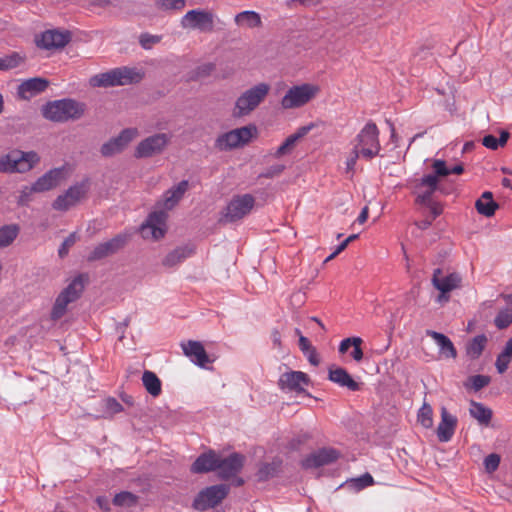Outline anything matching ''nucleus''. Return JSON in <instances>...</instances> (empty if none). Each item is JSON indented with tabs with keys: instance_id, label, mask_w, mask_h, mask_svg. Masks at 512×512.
Returning a JSON list of instances; mask_svg holds the SVG:
<instances>
[{
	"instance_id": "4468645a",
	"label": "nucleus",
	"mask_w": 512,
	"mask_h": 512,
	"mask_svg": "<svg viewBox=\"0 0 512 512\" xmlns=\"http://www.w3.org/2000/svg\"><path fill=\"white\" fill-rule=\"evenodd\" d=\"M461 277L457 273H450L442 277L441 269L434 270L432 277V284L441 293L437 298L439 303H444L449 300L447 294L460 286Z\"/></svg>"
},
{
	"instance_id": "c03bdc74",
	"label": "nucleus",
	"mask_w": 512,
	"mask_h": 512,
	"mask_svg": "<svg viewBox=\"0 0 512 512\" xmlns=\"http://www.w3.org/2000/svg\"><path fill=\"white\" fill-rule=\"evenodd\" d=\"M498 329H505L512 324V308H505L498 312L494 319Z\"/></svg>"
},
{
	"instance_id": "338daca9",
	"label": "nucleus",
	"mask_w": 512,
	"mask_h": 512,
	"mask_svg": "<svg viewBox=\"0 0 512 512\" xmlns=\"http://www.w3.org/2000/svg\"><path fill=\"white\" fill-rule=\"evenodd\" d=\"M272 340L275 346L281 345V335L278 331H274L272 334Z\"/></svg>"
},
{
	"instance_id": "c85d7f7f",
	"label": "nucleus",
	"mask_w": 512,
	"mask_h": 512,
	"mask_svg": "<svg viewBox=\"0 0 512 512\" xmlns=\"http://www.w3.org/2000/svg\"><path fill=\"white\" fill-rule=\"evenodd\" d=\"M189 183L187 180L179 182L176 186L167 190L163 195V206L166 210H170L177 205L188 190Z\"/></svg>"
},
{
	"instance_id": "72a5a7b5",
	"label": "nucleus",
	"mask_w": 512,
	"mask_h": 512,
	"mask_svg": "<svg viewBox=\"0 0 512 512\" xmlns=\"http://www.w3.org/2000/svg\"><path fill=\"white\" fill-rule=\"evenodd\" d=\"M235 22L238 25H245L248 28H258L262 26L260 14L250 10L238 13L235 16Z\"/></svg>"
},
{
	"instance_id": "393cba45",
	"label": "nucleus",
	"mask_w": 512,
	"mask_h": 512,
	"mask_svg": "<svg viewBox=\"0 0 512 512\" xmlns=\"http://www.w3.org/2000/svg\"><path fill=\"white\" fill-rule=\"evenodd\" d=\"M328 379L340 387H346L351 391H358L360 389V385L356 382L351 375L341 367H331L329 368Z\"/></svg>"
},
{
	"instance_id": "423d86ee",
	"label": "nucleus",
	"mask_w": 512,
	"mask_h": 512,
	"mask_svg": "<svg viewBox=\"0 0 512 512\" xmlns=\"http://www.w3.org/2000/svg\"><path fill=\"white\" fill-rule=\"evenodd\" d=\"M320 86L312 83H303L290 87L281 99L283 109L300 108L315 99L320 93Z\"/></svg>"
},
{
	"instance_id": "4be33fe9",
	"label": "nucleus",
	"mask_w": 512,
	"mask_h": 512,
	"mask_svg": "<svg viewBox=\"0 0 512 512\" xmlns=\"http://www.w3.org/2000/svg\"><path fill=\"white\" fill-rule=\"evenodd\" d=\"M308 381L309 379L304 372L290 371L280 376L278 386L282 390L299 392L303 390L304 386L308 385Z\"/></svg>"
},
{
	"instance_id": "412c9836",
	"label": "nucleus",
	"mask_w": 512,
	"mask_h": 512,
	"mask_svg": "<svg viewBox=\"0 0 512 512\" xmlns=\"http://www.w3.org/2000/svg\"><path fill=\"white\" fill-rule=\"evenodd\" d=\"M458 424L457 417L448 412L446 407L441 408V420L436 433L440 442H448L452 439Z\"/></svg>"
},
{
	"instance_id": "473e14b6",
	"label": "nucleus",
	"mask_w": 512,
	"mask_h": 512,
	"mask_svg": "<svg viewBox=\"0 0 512 512\" xmlns=\"http://www.w3.org/2000/svg\"><path fill=\"white\" fill-rule=\"evenodd\" d=\"M84 289V280L82 276L74 278L71 283L60 293L69 303L76 301Z\"/></svg>"
},
{
	"instance_id": "69168bd1",
	"label": "nucleus",
	"mask_w": 512,
	"mask_h": 512,
	"mask_svg": "<svg viewBox=\"0 0 512 512\" xmlns=\"http://www.w3.org/2000/svg\"><path fill=\"white\" fill-rule=\"evenodd\" d=\"M96 502L98 503V505L100 506V508L106 510V511H109V506H108V502H107V499L104 498V497H98L96 499Z\"/></svg>"
},
{
	"instance_id": "4c0bfd02",
	"label": "nucleus",
	"mask_w": 512,
	"mask_h": 512,
	"mask_svg": "<svg viewBox=\"0 0 512 512\" xmlns=\"http://www.w3.org/2000/svg\"><path fill=\"white\" fill-rule=\"evenodd\" d=\"M509 137L510 133L507 131H502L499 138H496L493 135H486L482 139V144L488 149L496 150L499 147L505 146Z\"/></svg>"
},
{
	"instance_id": "e2e57ef3",
	"label": "nucleus",
	"mask_w": 512,
	"mask_h": 512,
	"mask_svg": "<svg viewBox=\"0 0 512 512\" xmlns=\"http://www.w3.org/2000/svg\"><path fill=\"white\" fill-rule=\"evenodd\" d=\"M368 215H369V208H368V206H364L357 218V222L359 224H364L368 219Z\"/></svg>"
},
{
	"instance_id": "aec40b11",
	"label": "nucleus",
	"mask_w": 512,
	"mask_h": 512,
	"mask_svg": "<svg viewBox=\"0 0 512 512\" xmlns=\"http://www.w3.org/2000/svg\"><path fill=\"white\" fill-rule=\"evenodd\" d=\"M126 237L118 235L106 242L100 243L88 256L89 261H95L114 254L121 249L126 243Z\"/></svg>"
},
{
	"instance_id": "37998d69",
	"label": "nucleus",
	"mask_w": 512,
	"mask_h": 512,
	"mask_svg": "<svg viewBox=\"0 0 512 512\" xmlns=\"http://www.w3.org/2000/svg\"><path fill=\"white\" fill-rule=\"evenodd\" d=\"M70 303L64 299V296H61L60 294L55 300V303L53 305L52 311H51V319L56 321L59 320L64 316V314L67 311V306Z\"/></svg>"
},
{
	"instance_id": "58836bf2",
	"label": "nucleus",
	"mask_w": 512,
	"mask_h": 512,
	"mask_svg": "<svg viewBox=\"0 0 512 512\" xmlns=\"http://www.w3.org/2000/svg\"><path fill=\"white\" fill-rule=\"evenodd\" d=\"M417 421L426 429L433 427V409L428 403H423L417 414Z\"/></svg>"
},
{
	"instance_id": "49530a36",
	"label": "nucleus",
	"mask_w": 512,
	"mask_h": 512,
	"mask_svg": "<svg viewBox=\"0 0 512 512\" xmlns=\"http://www.w3.org/2000/svg\"><path fill=\"white\" fill-rule=\"evenodd\" d=\"M511 357L512 354L506 347L504 348L503 352L498 355L495 365L497 371L500 374L504 373L507 370Z\"/></svg>"
},
{
	"instance_id": "09e8293b",
	"label": "nucleus",
	"mask_w": 512,
	"mask_h": 512,
	"mask_svg": "<svg viewBox=\"0 0 512 512\" xmlns=\"http://www.w3.org/2000/svg\"><path fill=\"white\" fill-rule=\"evenodd\" d=\"M33 193L36 192V186L33 183L31 186H24L20 190V195L18 198V204L19 205H26L30 200Z\"/></svg>"
},
{
	"instance_id": "ddd939ff",
	"label": "nucleus",
	"mask_w": 512,
	"mask_h": 512,
	"mask_svg": "<svg viewBox=\"0 0 512 512\" xmlns=\"http://www.w3.org/2000/svg\"><path fill=\"white\" fill-rule=\"evenodd\" d=\"M87 184L82 182L71 186L64 194L59 195L52 206L58 211H67L79 203L87 194Z\"/></svg>"
},
{
	"instance_id": "f257e3e1",
	"label": "nucleus",
	"mask_w": 512,
	"mask_h": 512,
	"mask_svg": "<svg viewBox=\"0 0 512 512\" xmlns=\"http://www.w3.org/2000/svg\"><path fill=\"white\" fill-rule=\"evenodd\" d=\"M380 131L376 123L369 120L351 140L352 149L345 160L347 174L353 176L358 159L367 161L380 155Z\"/></svg>"
},
{
	"instance_id": "a211bd4d",
	"label": "nucleus",
	"mask_w": 512,
	"mask_h": 512,
	"mask_svg": "<svg viewBox=\"0 0 512 512\" xmlns=\"http://www.w3.org/2000/svg\"><path fill=\"white\" fill-rule=\"evenodd\" d=\"M66 167L53 168L39 177L35 182L36 192H45L57 187L66 178Z\"/></svg>"
},
{
	"instance_id": "ea45409f",
	"label": "nucleus",
	"mask_w": 512,
	"mask_h": 512,
	"mask_svg": "<svg viewBox=\"0 0 512 512\" xmlns=\"http://www.w3.org/2000/svg\"><path fill=\"white\" fill-rule=\"evenodd\" d=\"M18 228L16 226H3L0 228V248L9 246L17 237Z\"/></svg>"
},
{
	"instance_id": "a18cd8bd",
	"label": "nucleus",
	"mask_w": 512,
	"mask_h": 512,
	"mask_svg": "<svg viewBox=\"0 0 512 512\" xmlns=\"http://www.w3.org/2000/svg\"><path fill=\"white\" fill-rule=\"evenodd\" d=\"M186 0H157L156 7L160 10H182Z\"/></svg>"
},
{
	"instance_id": "bf43d9fd",
	"label": "nucleus",
	"mask_w": 512,
	"mask_h": 512,
	"mask_svg": "<svg viewBox=\"0 0 512 512\" xmlns=\"http://www.w3.org/2000/svg\"><path fill=\"white\" fill-rule=\"evenodd\" d=\"M107 409L113 413H119L123 410V406L114 398H109L106 402Z\"/></svg>"
},
{
	"instance_id": "0eeeda50",
	"label": "nucleus",
	"mask_w": 512,
	"mask_h": 512,
	"mask_svg": "<svg viewBox=\"0 0 512 512\" xmlns=\"http://www.w3.org/2000/svg\"><path fill=\"white\" fill-rule=\"evenodd\" d=\"M257 134L254 125L236 128L219 135L215 141V147L220 151H228L248 144Z\"/></svg>"
},
{
	"instance_id": "c756f323",
	"label": "nucleus",
	"mask_w": 512,
	"mask_h": 512,
	"mask_svg": "<svg viewBox=\"0 0 512 512\" xmlns=\"http://www.w3.org/2000/svg\"><path fill=\"white\" fill-rule=\"evenodd\" d=\"M438 345L440 354L445 358L455 359L457 357V351L452 341L444 334L428 330L426 332Z\"/></svg>"
},
{
	"instance_id": "680f3d73",
	"label": "nucleus",
	"mask_w": 512,
	"mask_h": 512,
	"mask_svg": "<svg viewBox=\"0 0 512 512\" xmlns=\"http://www.w3.org/2000/svg\"><path fill=\"white\" fill-rule=\"evenodd\" d=\"M434 192H435V190L426 188L425 191L419 193V195L417 196V202H419L421 204H426V203L430 202V199Z\"/></svg>"
},
{
	"instance_id": "8fccbe9b",
	"label": "nucleus",
	"mask_w": 512,
	"mask_h": 512,
	"mask_svg": "<svg viewBox=\"0 0 512 512\" xmlns=\"http://www.w3.org/2000/svg\"><path fill=\"white\" fill-rule=\"evenodd\" d=\"M351 482L358 490H361L371 486L374 483V479L369 473H365L358 478L352 479Z\"/></svg>"
},
{
	"instance_id": "6e6d98bb",
	"label": "nucleus",
	"mask_w": 512,
	"mask_h": 512,
	"mask_svg": "<svg viewBox=\"0 0 512 512\" xmlns=\"http://www.w3.org/2000/svg\"><path fill=\"white\" fill-rule=\"evenodd\" d=\"M438 185V179L435 175H426L421 179L420 186L426 187L431 190H436Z\"/></svg>"
},
{
	"instance_id": "0e129e2a",
	"label": "nucleus",
	"mask_w": 512,
	"mask_h": 512,
	"mask_svg": "<svg viewBox=\"0 0 512 512\" xmlns=\"http://www.w3.org/2000/svg\"><path fill=\"white\" fill-rule=\"evenodd\" d=\"M431 213L433 215V219H435L437 216H439L442 213V207L439 204H431L430 206Z\"/></svg>"
},
{
	"instance_id": "4d7b16f0",
	"label": "nucleus",
	"mask_w": 512,
	"mask_h": 512,
	"mask_svg": "<svg viewBox=\"0 0 512 512\" xmlns=\"http://www.w3.org/2000/svg\"><path fill=\"white\" fill-rule=\"evenodd\" d=\"M295 333L299 336V348L303 353H307V351L313 348L308 338L303 336L299 329H295Z\"/></svg>"
},
{
	"instance_id": "9b49d317",
	"label": "nucleus",
	"mask_w": 512,
	"mask_h": 512,
	"mask_svg": "<svg viewBox=\"0 0 512 512\" xmlns=\"http://www.w3.org/2000/svg\"><path fill=\"white\" fill-rule=\"evenodd\" d=\"M171 141L168 133H157L143 139L137 145L134 156L136 158H149L161 154Z\"/></svg>"
},
{
	"instance_id": "f03ea898",
	"label": "nucleus",
	"mask_w": 512,
	"mask_h": 512,
	"mask_svg": "<svg viewBox=\"0 0 512 512\" xmlns=\"http://www.w3.org/2000/svg\"><path fill=\"white\" fill-rule=\"evenodd\" d=\"M84 113V105L72 99H61L47 103L42 108L44 118L53 122H66L79 119Z\"/></svg>"
},
{
	"instance_id": "7ed1b4c3",
	"label": "nucleus",
	"mask_w": 512,
	"mask_h": 512,
	"mask_svg": "<svg viewBox=\"0 0 512 512\" xmlns=\"http://www.w3.org/2000/svg\"><path fill=\"white\" fill-rule=\"evenodd\" d=\"M39 162L40 157L35 151L13 150L0 157V172L25 173L30 171Z\"/></svg>"
},
{
	"instance_id": "a878e982",
	"label": "nucleus",
	"mask_w": 512,
	"mask_h": 512,
	"mask_svg": "<svg viewBox=\"0 0 512 512\" xmlns=\"http://www.w3.org/2000/svg\"><path fill=\"white\" fill-rule=\"evenodd\" d=\"M314 127L315 125L313 123L300 127L294 134L286 138V140L278 147L274 156L279 158L290 153L295 147L297 141L306 136Z\"/></svg>"
},
{
	"instance_id": "cd10ccee",
	"label": "nucleus",
	"mask_w": 512,
	"mask_h": 512,
	"mask_svg": "<svg viewBox=\"0 0 512 512\" xmlns=\"http://www.w3.org/2000/svg\"><path fill=\"white\" fill-rule=\"evenodd\" d=\"M194 252L195 248L192 245L177 247L163 258L162 265L167 268L175 267L187 258L191 257Z\"/></svg>"
},
{
	"instance_id": "6e6552de",
	"label": "nucleus",
	"mask_w": 512,
	"mask_h": 512,
	"mask_svg": "<svg viewBox=\"0 0 512 512\" xmlns=\"http://www.w3.org/2000/svg\"><path fill=\"white\" fill-rule=\"evenodd\" d=\"M256 199L251 194L234 195L224 209L222 221L226 223L237 222L251 213Z\"/></svg>"
},
{
	"instance_id": "6ab92c4d",
	"label": "nucleus",
	"mask_w": 512,
	"mask_h": 512,
	"mask_svg": "<svg viewBox=\"0 0 512 512\" xmlns=\"http://www.w3.org/2000/svg\"><path fill=\"white\" fill-rule=\"evenodd\" d=\"M181 348L184 355L199 367H205L206 364L211 362L204 346L199 341L189 340L183 342L181 343Z\"/></svg>"
},
{
	"instance_id": "13d9d810",
	"label": "nucleus",
	"mask_w": 512,
	"mask_h": 512,
	"mask_svg": "<svg viewBox=\"0 0 512 512\" xmlns=\"http://www.w3.org/2000/svg\"><path fill=\"white\" fill-rule=\"evenodd\" d=\"M76 241L75 235L71 234L69 237H67L64 242L62 243V246L59 249V255L60 257H64L71 246L74 245Z\"/></svg>"
},
{
	"instance_id": "603ef678",
	"label": "nucleus",
	"mask_w": 512,
	"mask_h": 512,
	"mask_svg": "<svg viewBox=\"0 0 512 512\" xmlns=\"http://www.w3.org/2000/svg\"><path fill=\"white\" fill-rule=\"evenodd\" d=\"M472 387L475 391H479L490 383V377L486 375H475L470 378Z\"/></svg>"
},
{
	"instance_id": "052dcab7",
	"label": "nucleus",
	"mask_w": 512,
	"mask_h": 512,
	"mask_svg": "<svg viewBox=\"0 0 512 512\" xmlns=\"http://www.w3.org/2000/svg\"><path fill=\"white\" fill-rule=\"evenodd\" d=\"M304 355L313 366H318L320 364V358L315 347L307 351V353H304Z\"/></svg>"
},
{
	"instance_id": "f3484780",
	"label": "nucleus",
	"mask_w": 512,
	"mask_h": 512,
	"mask_svg": "<svg viewBox=\"0 0 512 512\" xmlns=\"http://www.w3.org/2000/svg\"><path fill=\"white\" fill-rule=\"evenodd\" d=\"M244 464V456L233 453L226 458H218L217 471L221 479L227 480L237 475Z\"/></svg>"
},
{
	"instance_id": "c9c22d12",
	"label": "nucleus",
	"mask_w": 512,
	"mask_h": 512,
	"mask_svg": "<svg viewBox=\"0 0 512 512\" xmlns=\"http://www.w3.org/2000/svg\"><path fill=\"white\" fill-rule=\"evenodd\" d=\"M142 382L147 392L153 397L161 394V381L154 372L145 371L142 375Z\"/></svg>"
},
{
	"instance_id": "de8ad7c7",
	"label": "nucleus",
	"mask_w": 512,
	"mask_h": 512,
	"mask_svg": "<svg viewBox=\"0 0 512 512\" xmlns=\"http://www.w3.org/2000/svg\"><path fill=\"white\" fill-rule=\"evenodd\" d=\"M162 37L159 35H152L149 33H142L139 37V43L145 50L151 49L154 45L161 41Z\"/></svg>"
},
{
	"instance_id": "1a4fd4ad",
	"label": "nucleus",
	"mask_w": 512,
	"mask_h": 512,
	"mask_svg": "<svg viewBox=\"0 0 512 512\" xmlns=\"http://www.w3.org/2000/svg\"><path fill=\"white\" fill-rule=\"evenodd\" d=\"M228 493L229 486L225 484L206 487L194 498L192 506L195 510L206 511L220 504Z\"/></svg>"
},
{
	"instance_id": "79ce46f5",
	"label": "nucleus",
	"mask_w": 512,
	"mask_h": 512,
	"mask_svg": "<svg viewBox=\"0 0 512 512\" xmlns=\"http://www.w3.org/2000/svg\"><path fill=\"white\" fill-rule=\"evenodd\" d=\"M137 496L131 492L123 491L115 495L113 504L120 507H132L137 504Z\"/></svg>"
},
{
	"instance_id": "5fc2aeb1",
	"label": "nucleus",
	"mask_w": 512,
	"mask_h": 512,
	"mask_svg": "<svg viewBox=\"0 0 512 512\" xmlns=\"http://www.w3.org/2000/svg\"><path fill=\"white\" fill-rule=\"evenodd\" d=\"M284 168V165L276 164L266 169V171L263 172L260 176L264 178H273L275 176L280 175L283 172Z\"/></svg>"
},
{
	"instance_id": "5701e85b",
	"label": "nucleus",
	"mask_w": 512,
	"mask_h": 512,
	"mask_svg": "<svg viewBox=\"0 0 512 512\" xmlns=\"http://www.w3.org/2000/svg\"><path fill=\"white\" fill-rule=\"evenodd\" d=\"M339 453L334 449H321L307 456L303 460L305 468H318L336 461Z\"/></svg>"
},
{
	"instance_id": "20e7f679",
	"label": "nucleus",
	"mask_w": 512,
	"mask_h": 512,
	"mask_svg": "<svg viewBox=\"0 0 512 512\" xmlns=\"http://www.w3.org/2000/svg\"><path fill=\"white\" fill-rule=\"evenodd\" d=\"M142 79V74L136 69L122 67L97 74L90 79L93 87H113L137 83Z\"/></svg>"
},
{
	"instance_id": "2eb2a0df",
	"label": "nucleus",
	"mask_w": 512,
	"mask_h": 512,
	"mask_svg": "<svg viewBox=\"0 0 512 512\" xmlns=\"http://www.w3.org/2000/svg\"><path fill=\"white\" fill-rule=\"evenodd\" d=\"M138 135L139 132L136 128L124 129L117 137L102 145V155L108 157L120 153Z\"/></svg>"
},
{
	"instance_id": "864d4df0",
	"label": "nucleus",
	"mask_w": 512,
	"mask_h": 512,
	"mask_svg": "<svg viewBox=\"0 0 512 512\" xmlns=\"http://www.w3.org/2000/svg\"><path fill=\"white\" fill-rule=\"evenodd\" d=\"M432 167L436 177H446L450 175L449 168L446 167V162L444 160H434Z\"/></svg>"
},
{
	"instance_id": "39448f33",
	"label": "nucleus",
	"mask_w": 512,
	"mask_h": 512,
	"mask_svg": "<svg viewBox=\"0 0 512 512\" xmlns=\"http://www.w3.org/2000/svg\"><path fill=\"white\" fill-rule=\"evenodd\" d=\"M269 91L270 85L267 83H259L244 91L236 100L234 116L242 117L250 114L264 101Z\"/></svg>"
},
{
	"instance_id": "a19ab883",
	"label": "nucleus",
	"mask_w": 512,
	"mask_h": 512,
	"mask_svg": "<svg viewBox=\"0 0 512 512\" xmlns=\"http://www.w3.org/2000/svg\"><path fill=\"white\" fill-rule=\"evenodd\" d=\"M23 62L20 54L13 52L10 55L0 57V71H6L18 67Z\"/></svg>"
},
{
	"instance_id": "dca6fc26",
	"label": "nucleus",
	"mask_w": 512,
	"mask_h": 512,
	"mask_svg": "<svg viewBox=\"0 0 512 512\" xmlns=\"http://www.w3.org/2000/svg\"><path fill=\"white\" fill-rule=\"evenodd\" d=\"M70 39L71 34L68 31L47 30L36 39V44L46 50L61 49L69 43Z\"/></svg>"
},
{
	"instance_id": "f704fd0d",
	"label": "nucleus",
	"mask_w": 512,
	"mask_h": 512,
	"mask_svg": "<svg viewBox=\"0 0 512 512\" xmlns=\"http://www.w3.org/2000/svg\"><path fill=\"white\" fill-rule=\"evenodd\" d=\"M487 344V337L484 334L475 336L466 345V354L472 359H478Z\"/></svg>"
},
{
	"instance_id": "f8f14e48",
	"label": "nucleus",
	"mask_w": 512,
	"mask_h": 512,
	"mask_svg": "<svg viewBox=\"0 0 512 512\" xmlns=\"http://www.w3.org/2000/svg\"><path fill=\"white\" fill-rule=\"evenodd\" d=\"M167 213L163 210L150 213L141 225L140 232L143 238L159 240L164 237L167 230Z\"/></svg>"
},
{
	"instance_id": "7c9ffc66",
	"label": "nucleus",
	"mask_w": 512,
	"mask_h": 512,
	"mask_svg": "<svg viewBox=\"0 0 512 512\" xmlns=\"http://www.w3.org/2000/svg\"><path fill=\"white\" fill-rule=\"evenodd\" d=\"M476 210L479 214L491 217L495 214L499 205L493 200V194L490 191H485L475 203Z\"/></svg>"
},
{
	"instance_id": "2f4dec72",
	"label": "nucleus",
	"mask_w": 512,
	"mask_h": 512,
	"mask_svg": "<svg viewBox=\"0 0 512 512\" xmlns=\"http://www.w3.org/2000/svg\"><path fill=\"white\" fill-rule=\"evenodd\" d=\"M362 344L363 340L360 337L345 338L340 342L339 353L345 354L350 347H353L351 356L356 362H360L363 359Z\"/></svg>"
},
{
	"instance_id": "3c124183",
	"label": "nucleus",
	"mask_w": 512,
	"mask_h": 512,
	"mask_svg": "<svg viewBox=\"0 0 512 512\" xmlns=\"http://www.w3.org/2000/svg\"><path fill=\"white\" fill-rule=\"evenodd\" d=\"M499 464L500 456L495 453L489 454L484 460L485 468L490 473L496 471L499 467Z\"/></svg>"
},
{
	"instance_id": "9d476101",
	"label": "nucleus",
	"mask_w": 512,
	"mask_h": 512,
	"mask_svg": "<svg viewBox=\"0 0 512 512\" xmlns=\"http://www.w3.org/2000/svg\"><path fill=\"white\" fill-rule=\"evenodd\" d=\"M214 14L211 11L203 9L189 10L180 21L181 27L187 30H197L200 32H212L215 21Z\"/></svg>"
},
{
	"instance_id": "b1692460",
	"label": "nucleus",
	"mask_w": 512,
	"mask_h": 512,
	"mask_svg": "<svg viewBox=\"0 0 512 512\" xmlns=\"http://www.w3.org/2000/svg\"><path fill=\"white\" fill-rule=\"evenodd\" d=\"M48 85L49 82L44 78H30L19 85L18 95L22 99L29 100L30 98L45 91Z\"/></svg>"
},
{
	"instance_id": "e433bc0d",
	"label": "nucleus",
	"mask_w": 512,
	"mask_h": 512,
	"mask_svg": "<svg viewBox=\"0 0 512 512\" xmlns=\"http://www.w3.org/2000/svg\"><path fill=\"white\" fill-rule=\"evenodd\" d=\"M469 412L480 424L487 425L492 418L491 409L475 401H471Z\"/></svg>"
},
{
	"instance_id": "774afa93",
	"label": "nucleus",
	"mask_w": 512,
	"mask_h": 512,
	"mask_svg": "<svg viewBox=\"0 0 512 512\" xmlns=\"http://www.w3.org/2000/svg\"><path fill=\"white\" fill-rule=\"evenodd\" d=\"M347 246H348V241H343L342 243H340L337 246V248L335 249L334 255L340 254L342 251H344L346 249Z\"/></svg>"
},
{
	"instance_id": "bb28decb",
	"label": "nucleus",
	"mask_w": 512,
	"mask_h": 512,
	"mask_svg": "<svg viewBox=\"0 0 512 512\" xmlns=\"http://www.w3.org/2000/svg\"><path fill=\"white\" fill-rule=\"evenodd\" d=\"M219 455L214 451L201 454L191 466L193 473L217 471Z\"/></svg>"
}]
</instances>
